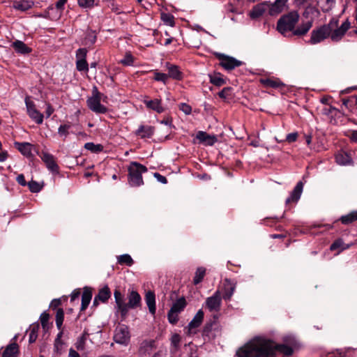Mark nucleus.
Returning a JSON list of instances; mask_svg holds the SVG:
<instances>
[{
    "mask_svg": "<svg viewBox=\"0 0 357 357\" xmlns=\"http://www.w3.org/2000/svg\"><path fill=\"white\" fill-rule=\"evenodd\" d=\"M276 352L289 356L293 354L291 347L284 344H275L270 340L255 337L236 351L238 357H274Z\"/></svg>",
    "mask_w": 357,
    "mask_h": 357,
    "instance_id": "obj_1",
    "label": "nucleus"
},
{
    "mask_svg": "<svg viewBox=\"0 0 357 357\" xmlns=\"http://www.w3.org/2000/svg\"><path fill=\"white\" fill-rule=\"evenodd\" d=\"M350 27L351 23L348 20L340 26L339 20L333 17L328 24L321 25L312 31L308 43L311 45H316L327 38H331V41L334 43L340 42Z\"/></svg>",
    "mask_w": 357,
    "mask_h": 357,
    "instance_id": "obj_2",
    "label": "nucleus"
},
{
    "mask_svg": "<svg viewBox=\"0 0 357 357\" xmlns=\"http://www.w3.org/2000/svg\"><path fill=\"white\" fill-rule=\"evenodd\" d=\"M114 296L118 310L123 317L127 315L130 308L134 309L141 305V296L136 291L132 290L129 292L128 303L124 302L123 296L119 290H115Z\"/></svg>",
    "mask_w": 357,
    "mask_h": 357,
    "instance_id": "obj_3",
    "label": "nucleus"
},
{
    "mask_svg": "<svg viewBox=\"0 0 357 357\" xmlns=\"http://www.w3.org/2000/svg\"><path fill=\"white\" fill-rule=\"evenodd\" d=\"M298 20V13L296 10L290 11L279 19L277 24V29L280 33L286 36L289 32L294 31Z\"/></svg>",
    "mask_w": 357,
    "mask_h": 357,
    "instance_id": "obj_4",
    "label": "nucleus"
},
{
    "mask_svg": "<svg viewBox=\"0 0 357 357\" xmlns=\"http://www.w3.org/2000/svg\"><path fill=\"white\" fill-rule=\"evenodd\" d=\"M128 183L132 187H138L144 184L142 174L147 172V168L137 162H132L128 168Z\"/></svg>",
    "mask_w": 357,
    "mask_h": 357,
    "instance_id": "obj_5",
    "label": "nucleus"
},
{
    "mask_svg": "<svg viewBox=\"0 0 357 357\" xmlns=\"http://www.w3.org/2000/svg\"><path fill=\"white\" fill-rule=\"evenodd\" d=\"M102 94L100 93L96 86L92 90V96L86 100L88 107L96 114H105L107 108L100 103Z\"/></svg>",
    "mask_w": 357,
    "mask_h": 357,
    "instance_id": "obj_6",
    "label": "nucleus"
},
{
    "mask_svg": "<svg viewBox=\"0 0 357 357\" xmlns=\"http://www.w3.org/2000/svg\"><path fill=\"white\" fill-rule=\"evenodd\" d=\"M130 333L128 328L125 325H120L115 329L114 340L117 344L128 345L130 342Z\"/></svg>",
    "mask_w": 357,
    "mask_h": 357,
    "instance_id": "obj_7",
    "label": "nucleus"
},
{
    "mask_svg": "<svg viewBox=\"0 0 357 357\" xmlns=\"http://www.w3.org/2000/svg\"><path fill=\"white\" fill-rule=\"evenodd\" d=\"M25 104L29 117L36 123L41 124L43 121V114L36 108L34 102L30 100L29 97L25 98Z\"/></svg>",
    "mask_w": 357,
    "mask_h": 357,
    "instance_id": "obj_8",
    "label": "nucleus"
},
{
    "mask_svg": "<svg viewBox=\"0 0 357 357\" xmlns=\"http://www.w3.org/2000/svg\"><path fill=\"white\" fill-rule=\"evenodd\" d=\"M216 55L220 60V66L226 70H232L242 64L241 61H238L234 57L228 56L220 53L217 54Z\"/></svg>",
    "mask_w": 357,
    "mask_h": 357,
    "instance_id": "obj_9",
    "label": "nucleus"
},
{
    "mask_svg": "<svg viewBox=\"0 0 357 357\" xmlns=\"http://www.w3.org/2000/svg\"><path fill=\"white\" fill-rule=\"evenodd\" d=\"M41 160L45 164L47 168L54 174L59 172V167L55 161L54 156L47 152L43 151L40 155Z\"/></svg>",
    "mask_w": 357,
    "mask_h": 357,
    "instance_id": "obj_10",
    "label": "nucleus"
},
{
    "mask_svg": "<svg viewBox=\"0 0 357 357\" xmlns=\"http://www.w3.org/2000/svg\"><path fill=\"white\" fill-rule=\"evenodd\" d=\"M221 295L220 291H216L213 296L207 298L206 305L210 312H218L221 306Z\"/></svg>",
    "mask_w": 357,
    "mask_h": 357,
    "instance_id": "obj_11",
    "label": "nucleus"
},
{
    "mask_svg": "<svg viewBox=\"0 0 357 357\" xmlns=\"http://www.w3.org/2000/svg\"><path fill=\"white\" fill-rule=\"evenodd\" d=\"M287 2L288 0H275L273 3L269 4V15H277L287 9Z\"/></svg>",
    "mask_w": 357,
    "mask_h": 357,
    "instance_id": "obj_12",
    "label": "nucleus"
},
{
    "mask_svg": "<svg viewBox=\"0 0 357 357\" xmlns=\"http://www.w3.org/2000/svg\"><path fill=\"white\" fill-rule=\"evenodd\" d=\"M204 314L203 310H198V312L195 315V317H193L192 321L188 324V334L195 333V332H196L195 329L201 325V324L204 319Z\"/></svg>",
    "mask_w": 357,
    "mask_h": 357,
    "instance_id": "obj_13",
    "label": "nucleus"
},
{
    "mask_svg": "<svg viewBox=\"0 0 357 357\" xmlns=\"http://www.w3.org/2000/svg\"><path fill=\"white\" fill-rule=\"evenodd\" d=\"M111 296V291L108 286H105L102 289H100L98 291V294L95 296L93 305L98 306L99 305V302L105 303Z\"/></svg>",
    "mask_w": 357,
    "mask_h": 357,
    "instance_id": "obj_14",
    "label": "nucleus"
},
{
    "mask_svg": "<svg viewBox=\"0 0 357 357\" xmlns=\"http://www.w3.org/2000/svg\"><path fill=\"white\" fill-rule=\"evenodd\" d=\"M303 17L307 19V21H312L313 24V21L315 18H317L320 16V8H319L317 6L308 5L305 8V10L303 13Z\"/></svg>",
    "mask_w": 357,
    "mask_h": 357,
    "instance_id": "obj_15",
    "label": "nucleus"
},
{
    "mask_svg": "<svg viewBox=\"0 0 357 357\" xmlns=\"http://www.w3.org/2000/svg\"><path fill=\"white\" fill-rule=\"evenodd\" d=\"M303 189V183L299 181L291 192L290 196L286 199V204H289L291 202L296 203L301 196Z\"/></svg>",
    "mask_w": 357,
    "mask_h": 357,
    "instance_id": "obj_16",
    "label": "nucleus"
},
{
    "mask_svg": "<svg viewBox=\"0 0 357 357\" xmlns=\"http://www.w3.org/2000/svg\"><path fill=\"white\" fill-rule=\"evenodd\" d=\"M197 139L207 146H213L218 141L215 135H208L204 131H199L197 133Z\"/></svg>",
    "mask_w": 357,
    "mask_h": 357,
    "instance_id": "obj_17",
    "label": "nucleus"
},
{
    "mask_svg": "<svg viewBox=\"0 0 357 357\" xmlns=\"http://www.w3.org/2000/svg\"><path fill=\"white\" fill-rule=\"evenodd\" d=\"M268 8L269 9V4L267 2L259 3L253 7L250 16L253 19L257 18L261 16Z\"/></svg>",
    "mask_w": 357,
    "mask_h": 357,
    "instance_id": "obj_18",
    "label": "nucleus"
},
{
    "mask_svg": "<svg viewBox=\"0 0 357 357\" xmlns=\"http://www.w3.org/2000/svg\"><path fill=\"white\" fill-rule=\"evenodd\" d=\"M168 70V78H172L176 80H181L183 78V73L179 69L178 66L176 65L167 63L166 64Z\"/></svg>",
    "mask_w": 357,
    "mask_h": 357,
    "instance_id": "obj_19",
    "label": "nucleus"
},
{
    "mask_svg": "<svg viewBox=\"0 0 357 357\" xmlns=\"http://www.w3.org/2000/svg\"><path fill=\"white\" fill-rule=\"evenodd\" d=\"M317 6L323 13H328L333 9L336 0H315Z\"/></svg>",
    "mask_w": 357,
    "mask_h": 357,
    "instance_id": "obj_20",
    "label": "nucleus"
},
{
    "mask_svg": "<svg viewBox=\"0 0 357 357\" xmlns=\"http://www.w3.org/2000/svg\"><path fill=\"white\" fill-rule=\"evenodd\" d=\"M144 102L147 108L154 110L157 113L160 114L165 111V108L162 107L161 100L160 99L145 100Z\"/></svg>",
    "mask_w": 357,
    "mask_h": 357,
    "instance_id": "obj_21",
    "label": "nucleus"
},
{
    "mask_svg": "<svg viewBox=\"0 0 357 357\" xmlns=\"http://www.w3.org/2000/svg\"><path fill=\"white\" fill-rule=\"evenodd\" d=\"M154 132V127L142 125L136 131V135L141 138H150Z\"/></svg>",
    "mask_w": 357,
    "mask_h": 357,
    "instance_id": "obj_22",
    "label": "nucleus"
},
{
    "mask_svg": "<svg viewBox=\"0 0 357 357\" xmlns=\"http://www.w3.org/2000/svg\"><path fill=\"white\" fill-rule=\"evenodd\" d=\"M145 301L150 313L155 314L156 310L155 294L151 291H148L145 296Z\"/></svg>",
    "mask_w": 357,
    "mask_h": 357,
    "instance_id": "obj_23",
    "label": "nucleus"
},
{
    "mask_svg": "<svg viewBox=\"0 0 357 357\" xmlns=\"http://www.w3.org/2000/svg\"><path fill=\"white\" fill-rule=\"evenodd\" d=\"M352 245V243L345 244L342 238H337L331 245L330 250L331 251L338 250V255L340 252L349 249Z\"/></svg>",
    "mask_w": 357,
    "mask_h": 357,
    "instance_id": "obj_24",
    "label": "nucleus"
},
{
    "mask_svg": "<svg viewBox=\"0 0 357 357\" xmlns=\"http://www.w3.org/2000/svg\"><path fill=\"white\" fill-rule=\"evenodd\" d=\"M92 298V292L90 288L85 287L84 289V291L82 296V305H81V310H85Z\"/></svg>",
    "mask_w": 357,
    "mask_h": 357,
    "instance_id": "obj_25",
    "label": "nucleus"
},
{
    "mask_svg": "<svg viewBox=\"0 0 357 357\" xmlns=\"http://www.w3.org/2000/svg\"><path fill=\"white\" fill-rule=\"evenodd\" d=\"M18 352V345L15 342L10 343L3 351L2 357H17Z\"/></svg>",
    "mask_w": 357,
    "mask_h": 357,
    "instance_id": "obj_26",
    "label": "nucleus"
},
{
    "mask_svg": "<svg viewBox=\"0 0 357 357\" xmlns=\"http://www.w3.org/2000/svg\"><path fill=\"white\" fill-rule=\"evenodd\" d=\"M12 46L20 54H26L31 52V49L21 40H15L13 43Z\"/></svg>",
    "mask_w": 357,
    "mask_h": 357,
    "instance_id": "obj_27",
    "label": "nucleus"
},
{
    "mask_svg": "<svg viewBox=\"0 0 357 357\" xmlns=\"http://www.w3.org/2000/svg\"><path fill=\"white\" fill-rule=\"evenodd\" d=\"M312 26V21H307L302 23L297 29H294L292 33L295 36H303L308 32Z\"/></svg>",
    "mask_w": 357,
    "mask_h": 357,
    "instance_id": "obj_28",
    "label": "nucleus"
},
{
    "mask_svg": "<svg viewBox=\"0 0 357 357\" xmlns=\"http://www.w3.org/2000/svg\"><path fill=\"white\" fill-rule=\"evenodd\" d=\"M335 160L340 165H347L351 163L350 155L344 151H340L336 154Z\"/></svg>",
    "mask_w": 357,
    "mask_h": 357,
    "instance_id": "obj_29",
    "label": "nucleus"
},
{
    "mask_svg": "<svg viewBox=\"0 0 357 357\" xmlns=\"http://www.w3.org/2000/svg\"><path fill=\"white\" fill-rule=\"evenodd\" d=\"M15 146L18 151L24 155L29 157L31 155L32 145L28 142L15 144Z\"/></svg>",
    "mask_w": 357,
    "mask_h": 357,
    "instance_id": "obj_30",
    "label": "nucleus"
},
{
    "mask_svg": "<svg viewBox=\"0 0 357 357\" xmlns=\"http://www.w3.org/2000/svg\"><path fill=\"white\" fill-rule=\"evenodd\" d=\"M186 306V301L184 297H181L177 299L172 305L170 310L176 312L177 313H180L182 312Z\"/></svg>",
    "mask_w": 357,
    "mask_h": 357,
    "instance_id": "obj_31",
    "label": "nucleus"
},
{
    "mask_svg": "<svg viewBox=\"0 0 357 357\" xmlns=\"http://www.w3.org/2000/svg\"><path fill=\"white\" fill-rule=\"evenodd\" d=\"M33 5V2L26 0H22L19 1H15L13 3V7L14 8L22 10V11H26L31 8Z\"/></svg>",
    "mask_w": 357,
    "mask_h": 357,
    "instance_id": "obj_32",
    "label": "nucleus"
},
{
    "mask_svg": "<svg viewBox=\"0 0 357 357\" xmlns=\"http://www.w3.org/2000/svg\"><path fill=\"white\" fill-rule=\"evenodd\" d=\"M210 82L213 84L220 86L225 84V79L222 78V75L220 73H214L213 75H209Z\"/></svg>",
    "mask_w": 357,
    "mask_h": 357,
    "instance_id": "obj_33",
    "label": "nucleus"
},
{
    "mask_svg": "<svg viewBox=\"0 0 357 357\" xmlns=\"http://www.w3.org/2000/svg\"><path fill=\"white\" fill-rule=\"evenodd\" d=\"M342 224L349 225L357 220V211H353L347 215H343L340 218Z\"/></svg>",
    "mask_w": 357,
    "mask_h": 357,
    "instance_id": "obj_34",
    "label": "nucleus"
},
{
    "mask_svg": "<svg viewBox=\"0 0 357 357\" xmlns=\"http://www.w3.org/2000/svg\"><path fill=\"white\" fill-rule=\"evenodd\" d=\"M68 0H58L55 6L51 5L48 7V10H54V8L56 9L58 13V16L60 17L64 10V6L67 3Z\"/></svg>",
    "mask_w": 357,
    "mask_h": 357,
    "instance_id": "obj_35",
    "label": "nucleus"
},
{
    "mask_svg": "<svg viewBox=\"0 0 357 357\" xmlns=\"http://www.w3.org/2000/svg\"><path fill=\"white\" fill-rule=\"evenodd\" d=\"M205 274L206 269L204 267H199L197 269L195 277L193 278L194 284H198L199 283H200L202 281Z\"/></svg>",
    "mask_w": 357,
    "mask_h": 357,
    "instance_id": "obj_36",
    "label": "nucleus"
},
{
    "mask_svg": "<svg viewBox=\"0 0 357 357\" xmlns=\"http://www.w3.org/2000/svg\"><path fill=\"white\" fill-rule=\"evenodd\" d=\"M39 329V325L38 324H33L29 328V343H33L38 337V331Z\"/></svg>",
    "mask_w": 357,
    "mask_h": 357,
    "instance_id": "obj_37",
    "label": "nucleus"
},
{
    "mask_svg": "<svg viewBox=\"0 0 357 357\" xmlns=\"http://www.w3.org/2000/svg\"><path fill=\"white\" fill-rule=\"evenodd\" d=\"M117 260H118V263L121 265L126 264L128 266H130L133 264V260H132V257L128 254H124V255L119 256L117 258Z\"/></svg>",
    "mask_w": 357,
    "mask_h": 357,
    "instance_id": "obj_38",
    "label": "nucleus"
},
{
    "mask_svg": "<svg viewBox=\"0 0 357 357\" xmlns=\"http://www.w3.org/2000/svg\"><path fill=\"white\" fill-rule=\"evenodd\" d=\"M84 147L86 149L96 153L101 152L103 149V146L101 144H95L92 142L86 143Z\"/></svg>",
    "mask_w": 357,
    "mask_h": 357,
    "instance_id": "obj_39",
    "label": "nucleus"
},
{
    "mask_svg": "<svg viewBox=\"0 0 357 357\" xmlns=\"http://www.w3.org/2000/svg\"><path fill=\"white\" fill-rule=\"evenodd\" d=\"M96 36L93 31H88L84 38V45H91L96 43Z\"/></svg>",
    "mask_w": 357,
    "mask_h": 357,
    "instance_id": "obj_40",
    "label": "nucleus"
},
{
    "mask_svg": "<svg viewBox=\"0 0 357 357\" xmlns=\"http://www.w3.org/2000/svg\"><path fill=\"white\" fill-rule=\"evenodd\" d=\"M181 337L178 334H174L171 337V344L174 351H177L180 347Z\"/></svg>",
    "mask_w": 357,
    "mask_h": 357,
    "instance_id": "obj_41",
    "label": "nucleus"
},
{
    "mask_svg": "<svg viewBox=\"0 0 357 357\" xmlns=\"http://www.w3.org/2000/svg\"><path fill=\"white\" fill-rule=\"evenodd\" d=\"M64 319V313L62 309H59L56 314V324L57 328L60 330Z\"/></svg>",
    "mask_w": 357,
    "mask_h": 357,
    "instance_id": "obj_42",
    "label": "nucleus"
},
{
    "mask_svg": "<svg viewBox=\"0 0 357 357\" xmlns=\"http://www.w3.org/2000/svg\"><path fill=\"white\" fill-rule=\"evenodd\" d=\"M153 74H154L153 79L155 81L162 82L165 84H167V82L168 79L167 74L160 73L158 71H154Z\"/></svg>",
    "mask_w": 357,
    "mask_h": 357,
    "instance_id": "obj_43",
    "label": "nucleus"
},
{
    "mask_svg": "<svg viewBox=\"0 0 357 357\" xmlns=\"http://www.w3.org/2000/svg\"><path fill=\"white\" fill-rule=\"evenodd\" d=\"M226 282H228L230 284L229 288L225 289V292L223 295V298L226 301H229L234 294L235 290V286L232 285L229 283V281L226 280Z\"/></svg>",
    "mask_w": 357,
    "mask_h": 357,
    "instance_id": "obj_44",
    "label": "nucleus"
},
{
    "mask_svg": "<svg viewBox=\"0 0 357 357\" xmlns=\"http://www.w3.org/2000/svg\"><path fill=\"white\" fill-rule=\"evenodd\" d=\"M27 185L32 192H38L42 190V185H40L36 181H31L27 183Z\"/></svg>",
    "mask_w": 357,
    "mask_h": 357,
    "instance_id": "obj_45",
    "label": "nucleus"
},
{
    "mask_svg": "<svg viewBox=\"0 0 357 357\" xmlns=\"http://www.w3.org/2000/svg\"><path fill=\"white\" fill-rule=\"evenodd\" d=\"M76 68L78 71H88L89 67L88 63L86 59L82 60H77L76 61Z\"/></svg>",
    "mask_w": 357,
    "mask_h": 357,
    "instance_id": "obj_46",
    "label": "nucleus"
},
{
    "mask_svg": "<svg viewBox=\"0 0 357 357\" xmlns=\"http://www.w3.org/2000/svg\"><path fill=\"white\" fill-rule=\"evenodd\" d=\"M261 82L267 86L272 88H278L280 86V82L278 80H275L272 79H262Z\"/></svg>",
    "mask_w": 357,
    "mask_h": 357,
    "instance_id": "obj_47",
    "label": "nucleus"
},
{
    "mask_svg": "<svg viewBox=\"0 0 357 357\" xmlns=\"http://www.w3.org/2000/svg\"><path fill=\"white\" fill-rule=\"evenodd\" d=\"M70 124L61 125L58 129V134L61 137H66L68 135V130L70 128Z\"/></svg>",
    "mask_w": 357,
    "mask_h": 357,
    "instance_id": "obj_48",
    "label": "nucleus"
},
{
    "mask_svg": "<svg viewBox=\"0 0 357 357\" xmlns=\"http://www.w3.org/2000/svg\"><path fill=\"white\" fill-rule=\"evenodd\" d=\"M167 317L169 323L175 324L178 321V313L169 310L167 314Z\"/></svg>",
    "mask_w": 357,
    "mask_h": 357,
    "instance_id": "obj_49",
    "label": "nucleus"
},
{
    "mask_svg": "<svg viewBox=\"0 0 357 357\" xmlns=\"http://www.w3.org/2000/svg\"><path fill=\"white\" fill-rule=\"evenodd\" d=\"M134 58L130 53H126L124 58L121 60V63L125 66H132Z\"/></svg>",
    "mask_w": 357,
    "mask_h": 357,
    "instance_id": "obj_50",
    "label": "nucleus"
},
{
    "mask_svg": "<svg viewBox=\"0 0 357 357\" xmlns=\"http://www.w3.org/2000/svg\"><path fill=\"white\" fill-rule=\"evenodd\" d=\"M78 5L82 8H91L95 4V0H77Z\"/></svg>",
    "mask_w": 357,
    "mask_h": 357,
    "instance_id": "obj_51",
    "label": "nucleus"
},
{
    "mask_svg": "<svg viewBox=\"0 0 357 357\" xmlns=\"http://www.w3.org/2000/svg\"><path fill=\"white\" fill-rule=\"evenodd\" d=\"M87 54V50L86 48H79L76 51V59L82 60L86 59Z\"/></svg>",
    "mask_w": 357,
    "mask_h": 357,
    "instance_id": "obj_52",
    "label": "nucleus"
},
{
    "mask_svg": "<svg viewBox=\"0 0 357 357\" xmlns=\"http://www.w3.org/2000/svg\"><path fill=\"white\" fill-rule=\"evenodd\" d=\"M231 87H225L221 91L218 93V96L222 99H227L231 96Z\"/></svg>",
    "mask_w": 357,
    "mask_h": 357,
    "instance_id": "obj_53",
    "label": "nucleus"
},
{
    "mask_svg": "<svg viewBox=\"0 0 357 357\" xmlns=\"http://www.w3.org/2000/svg\"><path fill=\"white\" fill-rule=\"evenodd\" d=\"M49 317V314L45 312L41 314L40 319L43 328H45L47 326Z\"/></svg>",
    "mask_w": 357,
    "mask_h": 357,
    "instance_id": "obj_54",
    "label": "nucleus"
},
{
    "mask_svg": "<svg viewBox=\"0 0 357 357\" xmlns=\"http://www.w3.org/2000/svg\"><path fill=\"white\" fill-rule=\"evenodd\" d=\"M62 333H63L62 331L59 332L57 335L56 340H55L54 347L57 352L59 351V350L61 349V347L62 346V342L61 341V337L62 336Z\"/></svg>",
    "mask_w": 357,
    "mask_h": 357,
    "instance_id": "obj_55",
    "label": "nucleus"
},
{
    "mask_svg": "<svg viewBox=\"0 0 357 357\" xmlns=\"http://www.w3.org/2000/svg\"><path fill=\"white\" fill-rule=\"evenodd\" d=\"M179 109L185 114H190L192 112L191 107L186 103H181Z\"/></svg>",
    "mask_w": 357,
    "mask_h": 357,
    "instance_id": "obj_56",
    "label": "nucleus"
},
{
    "mask_svg": "<svg viewBox=\"0 0 357 357\" xmlns=\"http://www.w3.org/2000/svg\"><path fill=\"white\" fill-rule=\"evenodd\" d=\"M162 20L170 25H173V17L169 14H162Z\"/></svg>",
    "mask_w": 357,
    "mask_h": 357,
    "instance_id": "obj_57",
    "label": "nucleus"
},
{
    "mask_svg": "<svg viewBox=\"0 0 357 357\" xmlns=\"http://www.w3.org/2000/svg\"><path fill=\"white\" fill-rule=\"evenodd\" d=\"M154 177L157 179L158 182L161 183L165 184L167 183L166 177L158 172L154 173Z\"/></svg>",
    "mask_w": 357,
    "mask_h": 357,
    "instance_id": "obj_58",
    "label": "nucleus"
},
{
    "mask_svg": "<svg viewBox=\"0 0 357 357\" xmlns=\"http://www.w3.org/2000/svg\"><path fill=\"white\" fill-rule=\"evenodd\" d=\"M298 137V133L297 132H291L287 135L286 140L288 142H294L297 139Z\"/></svg>",
    "mask_w": 357,
    "mask_h": 357,
    "instance_id": "obj_59",
    "label": "nucleus"
},
{
    "mask_svg": "<svg viewBox=\"0 0 357 357\" xmlns=\"http://www.w3.org/2000/svg\"><path fill=\"white\" fill-rule=\"evenodd\" d=\"M17 183L22 185V186H26L27 185V183L25 181V178H24V176L23 174H19L17 176V178H16Z\"/></svg>",
    "mask_w": 357,
    "mask_h": 357,
    "instance_id": "obj_60",
    "label": "nucleus"
},
{
    "mask_svg": "<svg viewBox=\"0 0 357 357\" xmlns=\"http://www.w3.org/2000/svg\"><path fill=\"white\" fill-rule=\"evenodd\" d=\"M80 294V291L79 289L74 290L71 294V301H74L75 299H77Z\"/></svg>",
    "mask_w": 357,
    "mask_h": 357,
    "instance_id": "obj_61",
    "label": "nucleus"
},
{
    "mask_svg": "<svg viewBox=\"0 0 357 357\" xmlns=\"http://www.w3.org/2000/svg\"><path fill=\"white\" fill-rule=\"evenodd\" d=\"M351 140L354 142H357V130L351 131V135H349Z\"/></svg>",
    "mask_w": 357,
    "mask_h": 357,
    "instance_id": "obj_62",
    "label": "nucleus"
},
{
    "mask_svg": "<svg viewBox=\"0 0 357 357\" xmlns=\"http://www.w3.org/2000/svg\"><path fill=\"white\" fill-rule=\"evenodd\" d=\"M7 151H2L0 153V162H3L8 158Z\"/></svg>",
    "mask_w": 357,
    "mask_h": 357,
    "instance_id": "obj_63",
    "label": "nucleus"
},
{
    "mask_svg": "<svg viewBox=\"0 0 357 357\" xmlns=\"http://www.w3.org/2000/svg\"><path fill=\"white\" fill-rule=\"evenodd\" d=\"M69 357H80L79 354L73 349L69 351Z\"/></svg>",
    "mask_w": 357,
    "mask_h": 357,
    "instance_id": "obj_64",
    "label": "nucleus"
}]
</instances>
